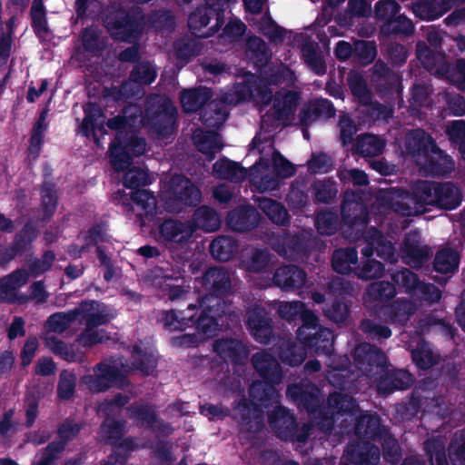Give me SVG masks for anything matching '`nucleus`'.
Wrapping results in <instances>:
<instances>
[{
	"instance_id": "nucleus-1",
	"label": "nucleus",
	"mask_w": 465,
	"mask_h": 465,
	"mask_svg": "<svg viewBox=\"0 0 465 465\" xmlns=\"http://www.w3.org/2000/svg\"><path fill=\"white\" fill-rule=\"evenodd\" d=\"M211 281V292L205 293V340L227 329L226 321L232 316V304L224 299L232 293L228 271L223 267L205 269V282Z\"/></svg>"
},
{
	"instance_id": "nucleus-40",
	"label": "nucleus",
	"mask_w": 465,
	"mask_h": 465,
	"mask_svg": "<svg viewBox=\"0 0 465 465\" xmlns=\"http://www.w3.org/2000/svg\"><path fill=\"white\" fill-rule=\"evenodd\" d=\"M413 313L412 303L406 299H396L393 302L382 306L381 312L391 323L405 325Z\"/></svg>"
},
{
	"instance_id": "nucleus-61",
	"label": "nucleus",
	"mask_w": 465,
	"mask_h": 465,
	"mask_svg": "<svg viewBox=\"0 0 465 465\" xmlns=\"http://www.w3.org/2000/svg\"><path fill=\"white\" fill-rule=\"evenodd\" d=\"M381 445L382 456L385 461L397 464L402 459V451L400 443L388 430L378 440Z\"/></svg>"
},
{
	"instance_id": "nucleus-47",
	"label": "nucleus",
	"mask_w": 465,
	"mask_h": 465,
	"mask_svg": "<svg viewBox=\"0 0 465 465\" xmlns=\"http://www.w3.org/2000/svg\"><path fill=\"white\" fill-rule=\"evenodd\" d=\"M380 30L385 36H409L414 32V25L406 15L398 14L391 19L382 23L380 26Z\"/></svg>"
},
{
	"instance_id": "nucleus-35",
	"label": "nucleus",
	"mask_w": 465,
	"mask_h": 465,
	"mask_svg": "<svg viewBox=\"0 0 465 465\" xmlns=\"http://www.w3.org/2000/svg\"><path fill=\"white\" fill-rule=\"evenodd\" d=\"M213 173L218 179L240 183L246 178L247 170L239 163L223 157L213 163Z\"/></svg>"
},
{
	"instance_id": "nucleus-19",
	"label": "nucleus",
	"mask_w": 465,
	"mask_h": 465,
	"mask_svg": "<svg viewBox=\"0 0 465 465\" xmlns=\"http://www.w3.org/2000/svg\"><path fill=\"white\" fill-rule=\"evenodd\" d=\"M299 341L310 353L317 356H330L334 350V334L329 328L320 327Z\"/></svg>"
},
{
	"instance_id": "nucleus-10",
	"label": "nucleus",
	"mask_w": 465,
	"mask_h": 465,
	"mask_svg": "<svg viewBox=\"0 0 465 465\" xmlns=\"http://www.w3.org/2000/svg\"><path fill=\"white\" fill-rule=\"evenodd\" d=\"M246 327L258 343L268 345L274 338V322L271 312L259 304L248 308L245 314Z\"/></svg>"
},
{
	"instance_id": "nucleus-52",
	"label": "nucleus",
	"mask_w": 465,
	"mask_h": 465,
	"mask_svg": "<svg viewBox=\"0 0 465 465\" xmlns=\"http://www.w3.org/2000/svg\"><path fill=\"white\" fill-rule=\"evenodd\" d=\"M110 163L114 171L124 172L132 163V155L124 144L123 140L112 141L109 145Z\"/></svg>"
},
{
	"instance_id": "nucleus-42",
	"label": "nucleus",
	"mask_w": 465,
	"mask_h": 465,
	"mask_svg": "<svg viewBox=\"0 0 465 465\" xmlns=\"http://www.w3.org/2000/svg\"><path fill=\"white\" fill-rule=\"evenodd\" d=\"M239 244L230 236L221 235L216 237L209 245L211 255L220 262L230 261L238 252Z\"/></svg>"
},
{
	"instance_id": "nucleus-11",
	"label": "nucleus",
	"mask_w": 465,
	"mask_h": 465,
	"mask_svg": "<svg viewBox=\"0 0 465 465\" xmlns=\"http://www.w3.org/2000/svg\"><path fill=\"white\" fill-rule=\"evenodd\" d=\"M94 376H85L86 382L97 392H104L113 387L124 390L131 385L127 376L116 366L99 362Z\"/></svg>"
},
{
	"instance_id": "nucleus-8",
	"label": "nucleus",
	"mask_w": 465,
	"mask_h": 465,
	"mask_svg": "<svg viewBox=\"0 0 465 465\" xmlns=\"http://www.w3.org/2000/svg\"><path fill=\"white\" fill-rule=\"evenodd\" d=\"M359 411V403L353 397L334 391L328 395L326 406H321L316 412L318 426L325 431H331L335 424V415L355 416Z\"/></svg>"
},
{
	"instance_id": "nucleus-39",
	"label": "nucleus",
	"mask_w": 465,
	"mask_h": 465,
	"mask_svg": "<svg viewBox=\"0 0 465 465\" xmlns=\"http://www.w3.org/2000/svg\"><path fill=\"white\" fill-rule=\"evenodd\" d=\"M131 361L133 369L144 376L151 375L158 365V359L153 351L136 344L132 348Z\"/></svg>"
},
{
	"instance_id": "nucleus-62",
	"label": "nucleus",
	"mask_w": 465,
	"mask_h": 465,
	"mask_svg": "<svg viewBox=\"0 0 465 465\" xmlns=\"http://www.w3.org/2000/svg\"><path fill=\"white\" fill-rule=\"evenodd\" d=\"M157 73L148 61L138 62L130 72L129 78L139 85H148L154 82Z\"/></svg>"
},
{
	"instance_id": "nucleus-25",
	"label": "nucleus",
	"mask_w": 465,
	"mask_h": 465,
	"mask_svg": "<svg viewBox=\"0 0 465 465\" xmlns=\"http://www.w3.org/2000/svg\"><path fill=\"white\" fill-rule=\"evenodd\" d=\"M388 430L376 413L361 414L355 419L354 434L359 439L378 441Z\"/></svg>"
},
{
	"instance_id": "nucleus-27",
	"label": "nucleus",
	"mask_w": 465,
	"mask_h": 465,
	"mask_svg": "<svg viewBox=\"0 0 465 465\" xmlns=\"http://www.w3.org/2000/svg\"><path fill=\"white\" fill-rule=\"evenodd\" d=\"M194 231V225L186 226L183 223L173 219H165L159 225V236L164 242L186 243Z\"/></svg>"
},
{
	"instance_id": "nucleus-46",
	"label": "nucleus",
	"mask_w": 465,
	"mask_h": 465,
	"mask_svg": "<svg viewBox=\"0 0 465 465\" xmlns=\"http://www.w3.org/2000/svg\"><path fill=\"white\" fill-rule=\"evenodd\" d=\"M180 102L183 111L186 114L200 110L199 121L203 124V114L201 110L203 106V86L200 84L196 88L183 90L180 94Z\"/></svg>"
},
{
	"instance_id": "nucleus-30",
	"label": "nucleus",
	"mask_w": 465,
	"mask_h": 465,
	"mask_svg": "<svg viewBox=\"0 0 465 465\" xmlns=\"http://www.w3.org/2000/svg\"><path fill=\"white\" fill-rule=\"evenodd\" d=\"M229 0H205V39L213 36L224 25L225 7Z\"/></svg>"
},
{
	"instance_id": "nucleus-23",
	"label": "nucleus",
	"mask_w": 465,
	"mask_h": 465,
	"mask_svg": "<svg viewBox=\"0 0 465 465\" xmlns=\"http://www.w3.org/2000/svg\"><path fill=\"white\" fill-rule=\"evenodd\" d=\"M418 165L427 174L440 176L450 173L454 168V162L450 155L436 145V148H433L431 153L420 161Z\"/></svg>"
},
{
	"instance_id": "nucleus-48",
	"label": "nucleus",
	"mask_w": 465,
	"mask_h": 465,
	"mask_svg": "<svg viewBox=\"0 0 465 465\" xmlns=\"http://www.w3.org/2000/svg\"><path fill=\"white\" fill-rule=\"evenodd\" d=\"M385 141L374 134H364L357 138L355 152L362 157H375L382 153Z\"/></svg>"
},
{
	"instance_id": "nucleus-36",
	"label": "nucleus",
	"mask_w": 465,
	"mask_h": 465,
	"mask_svg": "<svg viewBox=\"0 0 465 465\" xmlns=\"http://www.w3.org/2000/svg\"><path fill=\"white\" fill-rule=\"evenodd\" d=\"M31 27L39 40H45L52 31L48 25L47 11L44 0H33L30 12Z\"/></svg>"
},
{
	"instance_id": "nucleus-15",
	"label": "nucleus",
	"mask_w": 465,
	"mask_h": 465,
	"mask_svg": "<svg viewBox=\"0 0 465 465\" xmlns=\"http://www.w3.org/2000/svg\"><path fill=\"white\" fill-rule=\"evenodd\" d=\"M213 351L225 362L232 365H244L249 358V348L235 338H219L213 343Z\"/></svg>"
},
{
	"instance_id": "nucleus-49",
	"label": "nucleus",
	"mask_w": 465,
	"mask_h": 465,
	"mask_svg": "<svg viewBox=\"0 0 465 465\" xmlns=\"http://www.w3.org/2000/svg\"><path fill=\"white\" fill-rule=\"evenodd\" d=\"M36 238L37 230L35 226L31 222H27L15 234L12 244L9 246V252H12L9 258H15L18 254L25 252Z\"/></svg>"
},
{
	"instance_id": "nucleus-32",
	"label": "nucleus",
	"mask_w": 465,
	"mask_h": 465,
	"mask_svg": "<svg viewBox=\"0 0 465 465\" xmlns=\"http://www.w3.org/2000/svg\"><path fill=\"white\" fill-rule=\"evenodd\" d=\"M341 216L342 223L350 228L365 227L369 223L367 208L346 198L341 203Z\"/></svg>"
},
{
	"instance_id": "nucleus-60",
	"label": "nucleus",
	"mask_w": 465,
	"mask_h": 465,
	"mask_svg": "<svg viewBox=\"0 0 465 465\" xmlns=\"http://www.w3.org/2000/svg\"><path fill=\"white\" fill-rule=\"evenodd\" d=\"M448 457L451 465H465V429L452 435L448 446Z\"/></svg>"
},
{
	"instance_id": "nucleus-16",
	"label": "nucleus",
	"mask_w": 465,
	"mask_h": 465,
	"mask_svg": "<svg viewBox=\"0 0 465 465\" xmlns=\"http://www.w3.org/2000/svg\"><path fill=\"white\" fill-rule=\"evenodd\" d=\"M436 145L437 143L431 135L420 128L411 130L405 135V152L415 159L417 164L429 153H431L432 149L436 148Z\"/></svg>"
},
{
	"instance_id": "nucleus-6",
	"label": "nucleus",
	"mask_w": 465,
	"mask_h": 465,
	"mask_svg": "<svg viewBox=\"0 0 465 465\" xmlns=\"http://www.w3.org/2000/svg\"><path fill=\"white\" fill-rule=\"evenodd\" d=\"M176 119L177 110L168 98L148 103L143 118L144 125L159 137H166L173 132Z\"/></svg>"
},
{
	"instance_id": "nucleus-26",
	"label": "nucleus",
	"mask_w": 465,
	"mask_h": 465,
	"mask_svg": "<svg viewBox=\"0 0 465 465\" xmlns=\"http://www.w3.org/2000/svg\"><path fill=\"white\" fill-rule=\"evenodd\" d=\"M129 418L137 422L138 426L145 427L151 430H163L165 423L154 409L144 403H133L127 408Z\"/></svg>"
},
{
	"instance_id": "nucleus-57",
	"label": "nucleus",
	"mask_w": 465,
	"mask_h": 465,
	"mask_svg": "<svg viewBox=\"0 0 465 465\" xmlns=\"http://www.w3.org/2000/svg\"><path fill=\"white\" fill-rule=\"evenodd\" d=\"M40 196L44 219H50L54 214L58 204L55 184L52 182H44L40 187Z\"/></svg>"
},
{
	"instance_id": "nucleus-41",
	"label": "nucleus",
	"mask_w": 465,
	"mask_h": 465,
	"mask_svg": "<svg viewBox=\"0 0 465 465\" xmlns=\"http://www.w3.org/2000/svg\"><path fill=\"white\" fill-rule=\"evenodd\" d=\"M358 264V252L355 247L336 249L331 257L333 271L341 274H350Z\"/></svg>"
},
{
	"instance_id": "nucleus-12",
	"label": "nucleus",
	"mask_w": 465,
	"mask_h": 465,
	"mask_svg": "<svg viewBox=\"0 0 465 465\" xmlns=\"http://www.w3.org/2000/svg\"><path fill=\"white\" fill-rule=\"evenodd\" d=\"M300 100V93L292 90L277 91L272 108L262 116V126L288 120L295 112Z\"/></svg>"
},
{
	"instance_id": "nucleus-18",
	"label": "nucleus",
	"mask_w": 465,
	"mask_h": 465,
	"mask_svg": "<svg viewBox=\"0 0 465 465\" xmlns=\"http://www.w3.org/2000/svg\"><path fill=\"white\" fill-rule=\"evenodd\" d=\"M373 381H376L379 392L390 394L395 391L409 389L413 384L414 379L412 374L406 370L393 369L390 371L387 368L384 372L378 375Z\"/></svg>"
},
{
	"instance_id": "nucleus-44",
	"label": "nucleus",
	"mask_w": 465,
	"mask_h": 465,
	"mask_svg": "<svg viewBox=\"0 0 465 465\" xmlns=\"http://www.w3.org/2000/svg\"><path fill=\"white\" fill-rule=\"evenodd\" d=\"M460 253L450 247L439 250L433 260V269L441 274L454 273L460 264Z\"/></svg>"
},
{
	"instance_id": "nucleus-58",
	"label": "nucleus",
	"mask_w": 465,
	"mask_h": 465,
	"mask_svg": "<svg viewBox=\"0 0 465 465\" xmlns=\"http://www.w3.org/2000/svg\"><path fill=\"white\" fill-rule=\"evenodd\" d=\"M302 56L307 66L317 75L326 74L327 66L324 58L313 44L307 43L302 47Z\"/></svg>"
},
{
	"instance_id": "nucleus-33",
	"label": "nucleus",
	"mask_w": 465,
	"mask_h": 465,
	"mask_svg": "<svg viewBox=\"0 0 465 465\" xmlns=\"http://www.w3.org/2000/svg\"><path fill=\"white\" fill-rule=\"evenodd\" d=\"M246 54L254 68L262 70L271 62L272 52L263 39L252 35L246 42Z\"/></svg>"
},
{
	"instance_id": "nucleus-31",
	"label": "nucleus",
	"mask_w": 465,
	"mask_h": 465,
	"mask_svg": "<svg viewBox=\"0 0 465 465\" xmlns=\"http://www.w3.org/2000/svg\"><path fill=\"white\" fill-rule=\"evenodd\" d=\"M371 71L374 80L380 83L382 92L387 94H393L400 91L401 77L386 63L381 60L376 61Z\"/></svg>"
},
{
	"instance_id": "nucleus-9",
	"label": "nucleus",
	"mask_w": 465,
	"mask_h": 465,
	"mask_svg": "<svg viewBox=\"0 0 465 465\" xmlns=\"http://www.w3.org/2000/svg\"><path fill=\"white\" fill-rule=\"evenodd\" d=\"M352 358L358 370L371 380L376 379L389 366L386 353L369 342L359 343L352 351Z\"/></svg>"
},
{
	"instance_id": "nucleus-56",
	"label": "nucleus",
	"mask_w": 465,
	"mask_h": 465,
	"mask_svg": "<svg viewBox=\"0 0 465 465\" xmlns=\"http://www.w3.org/2000/svg\"><path fill=\"white\" fill-rule=\"evenodd\" d=\"M203 294L199 293L197 297V304L192 302L187 303L185 310L178 309L179 318L190 317L188 322L189 327H195L199 333L203 332Z\"/></svg>"
},
{
	"instance_id": "nucleus-22",
	"label": "nucleus",
	"mask_w": 465,
	"mask_h": 465,
	"mask_svg": "<svg viewBox=\"0 0 465 465\" xmlns=\"http://www.w3.org/2000/svg\"><path fill=\"white\" fill-rule=\"evenodd\" d=\"M306 279V272L294 264L280 266L275 270L272 276L274 285L286 291L303 287Z\"/></svg>"
},
{
	"instance_id": "nucleus-13",
	"label": "nucleus",
	"mask_w": 465,
	"mask_h": 465,
	"mask_svg": "<svg viewBox=\"0 0 465 465\" xmlns=\"http://www.w3.org/2000/svg\"><path fill=\"white\" fill-rule=\"evenodd\" d=\"M286 395L300 410L315 415L322 405L320 389L311 381H300L287 386Z\"/></svg>"
},
{
	"instance_id": "nucleus-64",
	"label": "nucleus",
	"mask_w": 465,
	"mask_h": 465,
	"mask_svg": "<svg viewBox=\"0 0 465 465\" xmlns=\"http://www.w3.org/2000/svg\"><path fill=\"white\" fill-rule=\"evenodd\" d=\"M44 343L55 356L60 357L69 362L76 360V354L72 346H68L64 341L54 335H45Z\"/></svg>"
},
{
	"instance_id": "nucleus-34",
	"label": "nucleus",
	"mask_w": 465,
	"mask_h": 465,
	"mask_svg": "<svg viewBox=\"0 0 465 465\" xmlns=\"http://www.w3.org/2000/svg\"><path fill=\"white\" fill-rule=\"evenodd\" d=\"M84 119L80 126L81 134L85 137L91 135L96 139L97 132L104 134L105 132L104 124H99V119L103 116L102 110L96 103L89 102L83 107Z\"/></svg>"
},
{
	"instance_id": "nucleus-29",
	"label": "nucleus",
	"mask_w": 465,
	"mask_h": 465,
	"mask_svg": "<svg viewBox=\"0 0 465 465\" xmlns=\"http://www.w3.org/2000/svg\"><path fill=\"white\" fill-rule=\"evenodd\" d=\"M349 460L356 465H378L381 450L368 440H360L351 444L348 450Z\"/></svg>"
},
{
	"instance_id": "nucleus-43",
	"label": "nucleus",
	"mask_w": 465,
	"mask_h": 465,
	"mask_svg": "<svg viewBox=\"0 0 465 465\" xmlns=\"http://www.w3.org/2000/svg\"><path fill=\"white\" fill-rule=\"evenodd\" d=\"M126 421L125 420H116L110 416L108 412L105 413L104 420L100 426V433L107 445L113 447L117 441L122 440L125 433Z\"/></svg>"
},
{
	"instance_id": "nucleus-14",
	"label": "nucleus",
	"mask_w": 465,
	"mask_h": 465,
	"mask_svg": "<svg viewBox=\"0 0 465 465\" xmlns=\"http://www.w3.org/2000/svg\"><path fill=\"white\" fill-rule=\"evenodd\" d=\"M274 252L285 259L298 260L309 253L308 241L302 233L283 232L271 238Z\"/></svg>"
},
{
	"instance_id": "nucleus-59",
	"label": "nucleus",
	"mask_w": 465,
	"mask_h": 465,
	"mask_svg": "<svg viewBox=\"0 0 465 465\" xmlns=\"http://www.w3.org/2000/svg\"><path fill=\"white\" fill-rule=\"evenodd\" d=\"M77 313L76 307L65 312L53 313L47 318L45 327L48 331L62 333L77 321Z\"/></svg>"
},
{
	"instance_id": "nucleus-3",
	"label": "nucleus",
	"mask_w": 465,
	"mask_h": 465,
	"mask_svg": "<svg viewBox=\"0 0 465 465\" xmlns=\"http://www.w3.org/2000/svg\"><path fill=\"white\" fill-rule=\"evenodd\" d=\"M258 83L259 79L254 74L246 73L242 81L233 85L232 94H230L233 97L229 98L227 94H224L220 102L212 100L213 89L205 86V127L220 128L223 126L229 116L225 104L252 101Z\"/></svg>"
},
{
	"instance_id": "nucleus-45",
	"label": "nucleus",
	"mask_w": 465,
	"mask_h": 465,
	"mask_svg": "<svg viewBox=\"0 0 465 465\" xmlns=\"http://www.w3.org/2000/svg\"><path fill=\"white\" fill-rule=\"evenodd\" d=\"M307 351L303 344L287 341L280 345L278 357L283 364L299 366L304 361Z\"/></svg>"
},
{
	"instance_id": "nucleus-4",
	"label": "nucleus",
	"mask_w": 465,
	"mask_h": 465,
	"mask_svg": "<svg viewBox=\"0 0 465 465\" xmlns=\"http://www.w3.org/2000/svg\"><path fill=\"white\" fill-rule=\"evenodd\" d=\"M411 198L418 209L430 205L451 211L461 203L462 193L451 182L419 181L412 189Z\"/></svg>"
},
{
	"instance_id": "nucleus-17",
	"label": "nucleus",
	"mask_w": 465,
	"mask_h": 465,
	"mask_svg": "<svg viewBox=\"0 0 465 465\" xmlns=\"http://www.w3.org/2000/svg\"><path fill=\"white\" fill-rule=\"evenodd\" d=\"M268 423L279 439L293 441L298 423L294 414L289 409L283 406L275 407L268 414Z\"/></svg>"
},
{
	"instance_id": "nucleus-24",
	"label": "nucleus",
	"mask_w": 465,
	"mask_h": 465,
	"mask_svg": "<svg viewBox=\"0 0 465 465\" xmlns=\"http://www.w3.org/2000/svg\"><path fill=\"white\" fill-rule=\"evenodd\" d=\"M402 252L408 259V262L414 267H421L428 262L430 256V248L422 245L420 234L414 231L405 235L402 242Z\"/></svg>"
},
{
	"instance_id": "nucleus-63",
	"label": "nucleus",
	"mask_w": 465,
	"mask_h": 465,
	"mask_svg": "<svg viewBox=\"0 0 465 465\" xmlns=\"http://www.w3.org/2000/svg\"><path fill=\"white\" fill-rule=\"evenodd\" d=\"M235 416L242 425H248L253 419L262 415V410L257 402L242 398L235 407Z\"/></svg>"
},
{
	"instance_id": "nucleus-5",
	"label": "nucleus",
	"mask_w": 465,
	"mask_h": 465,
	"mask_svg": "<svg viewBox=\"0 0 465 465\" xmlns=\"http://www.w3.org/2000/svg\"><path fill=\"white\" fill-rule=\"evenodd\" d=\"M103 22L114 40L131 44L142 36L144 15L140 8L125 9L118 5L107 11Z\"/></svg>"
},
{
	"instance_id": "nucleus-28",
	"label": "nucleus",
	"mask_w": 465,
	"mask_h": 465,
	"mask_svg": "<svg viewBox=\"0 0 465 465\" xmlns=\"http://www.w3.org/2000/svg\"><path fill=\"white\" fill-rule=\"evenodd\" d=\"M335 114L336 109L332 102L326 98H319L311 102L307 108H303L299 117L302 126H310L318 119H330Z\"/></svg>"
},
{
	"instance_id": "nucleus-53",
	"label": "nucleus",
	"mask_w": 465,
	"mask_h": 465,
	"mask_svg": "<svg viewBox=\"0 0 465 465\" xmlns=\"http://www.w3.org/2000/svg\"><path fill=\"white\" fill-rule=\"evenodd\" d=\"M347 84L352 96L359 104H369L371 102L372 94L361 74L357 71H351L347 75Z\"/></svg>"
},
{
	"instance_id": "nucleus-21",
	"label": "nucleus",
	"mask_w": 465,
	"mask_h": 465,
	"mask_svg": "<svg viewBox=\"0 0 465 465\" xmlns=\"http://www.w3.org/2000/svg\"><path fill=\"white\" fill-rule=\"evenodd\" d=\"M260 222L258 211L251 204L241 205L227 214V225L234 232H243L253 230Z\"/></svg>"
},
{
	"instance_id": "nucleus-2",
	"label": "nucleus",
	"mask_w": 465,
	"mask_h": 465,
	"mask_svg": "<svg viewBox=\"0 0 465 465\" xmlns=\"http://www.w3.org/2000/svg\"><path fill=\"white\" fill-rule=\"evenodd\" d=\"M252 365L262 381H255L249 389L250 396L263 408H269L278 402L275 385L282 379V370L278 360L270 352H255L251 359Z\"/></svg>"
},
{
	"instance_id": "nucleus-20",
	"label": "nucleus",
	"mask_w": 465,
	"mask_h": 465,
	"mask_svg": "<svg viewBox=\"0 0 465 465\" xmlns=\"http://www.w3.org/2000/svg\"><path fill=\"white\" fill-rule=\"evenodd\" d=\"M396 295V288L393 283L380 281L371 283L363 297L364 306L375 314H380L384 302L391 300Z\"/></svg>"
},
{
	"instance_id": "nucleus-51",
	"label": "nucleus",
	"mask_w": 465,
	"mask_h": 465,
	"mask_svg": "<svg viewBox=\"0 0 465 465\" xmlns=\"http://www.w3.org/2000/svg\"><path fill=\"white\" fill-rule=\"evenodd\" d=\"M315 203H332L338 193L337 183L330 179L316 180L311 185Z\"/></svg>"
},
{
	"instance_id": "nucleus-55",
	"label": "nucleus",
	"mask_w": 465,
	"mask_h": 465,
	"mask_svg": "<svg viewBox=\"0 0 465 465\" xmlns=\"http://www.w3.org/2000/svg\"><path fill=\"white\" fill-rule=\"evenodd\" d=\"M416 56L422 66L430 72H438L439 65L445 58L442 52L433 51L423 42H418L416 45Z\"/></svg>"
},
{
	"instance_id": "nucleus-50",
	"label": "nucleus",
	"mask_w": 465,
	"mask_h": 465,
	"mask_svg": "<svg viewBox=\"0 0 465 465\" xmlns=\"http://www.w3.org/2000/svg\"><path fill=\"white\" fill-rule=\"evenodd\" d=\"M258 206L274 224L284 226L290 223L289 213L281 203L271 198H262Z\"/></svg>"
},
{
	"instance_id": "nucleus-54",
	"label": "nucleus",
	"mask_w": 465,
	"mask_h": 465,
	"mask_svg": "<svg viewBox=\"0 0 465 465\" xmlns=\"http://www.w3.org/2000/svg\"><path fill=\"white\" fill-rule=\"evenodd\" d=\"M190 317L179 318L178 309L162 310L158 312L156 322L169 331H183L188 328Z\"/></svg>"
},
{
	"instance_id": "nucleus-38",
	"label": "nucleus",
	"mask_w": 465,
	"mask_h": 465,
	"mask_svg": "<svg viewBox=\"0 0 465 465\" xmlns=\"http://www.w3.org/2000/svg\"><path fill=\"white\" fill-rule=\"evenodd\" d=\"M95 301H83L76 307L77 321L84 323L88 328H98L109 322L110 319L106 313L94 312Z\"/></svg>"
},
{
	"instance_id": "nucleus-37",
	"label": "nucleus",
	"mask_w": 465,
	"mask_h": 465,
	"mask_svg": "<svg viewBox=\"0 0 465 465\" xmlns=\"http://www.w3.org/2000/svg\"><path fill=\"white\" fill-rule=\"evenodd\" d=\"M380 315L370 311L371 318H364L360 322L359 329L372 341L389 339L392 334L391 328L382 322Z\"/></svg>"
},
{
	"instance_id": "nucleus-7",
	"label": "nucleus",
	"mask_w": 465,
	"mask_h": 465,
	"mask_svg": "<svg viewBox=\"0 0 465 465\" xmlns=\"http://www.w3.org/2000/svg\"><path fill=\"white\" fill-rule=\"evenodd\" d=\"M201 191L184 175L172 178L164 206L167 212L181 213L187 207H195L201 200Z\"/></svg>"
}]
</instances>
